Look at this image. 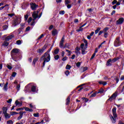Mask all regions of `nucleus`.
Listing matches in <instances>:
<instances>
[{"mask_svg": "<svg viewBox=\"0 0 124 124\" xmlns=\"http://www.w3.org/2000/svg\"><path fill=\"white\" fill-rule=\"evenodd\" d=\"M26 25L25 23H21L20 24V27L21 29H24L25 28V25Z\"/></svg>", "mask_w": 124, "mask_h": 124, "instance_id": "nucleus-38", "label": "nucleus"}, {"mask_svg": "<svg viewBox=\"0 0 124 124\" xmlns=\"http://www.w3.org/2000/svg\"><path fill=\"white\" fill-rule=\"evenodd\" d=\"M30 5L32 10H35L38 7V5L33 3H31Z\"/></svg>", "mask_w": 124, "mask_h": 124, "instance_id": "nucleus-10", "label": "nucleus"}, {"mask_svg": "<svg viewBox=\"0 0 124 124\" xmlns=\"http://www.w3.org/2000/svg\"><path fill=\"white\" fill-rule=\"evenodd\" d=\"M112 114H113V116L112 115H110L109 117L111 120L113 124H115V123H116V118L117 117V108H112Z\"/></svg>", "mask_w": 124, "mask_h": 124, "instance_id": "nucleus-2", "label": "nucleus"}, {"mask_svg": "<svg viewBox=\"0 0 124 124\" xmlns=\"http://www.w3.org/2000/svg\"><path fill=\"white\" fill-rule=\"evenodd\" d=\"M118 95V92H115L108 99V100H109V101H112V100H114V99H116V97H117V96Z\"/></svg>", "mask_w": 124, "mask_h": 124, "instance_id": "nucleus-7", "label": "nucleus"}, {"mask_svg": "<svg viewBox=\"0 0 124 124\" xmlns=\"http://www.w3.org/2000/svg\"><path fill=\"white\" fill-rule=\"evenodd\" d=\"M22 28H19L18 30V34H20V33H21V32H22Z\"/></svg>", "mask_w": 124, "mask_h": 124, "instance_id": "nucleus-53", "label": "nucleus"}, {"mask_svg": "<svg viewBox=\"0 0 124 124\" xmlns=\"http://www.w3.org/2000/svg\"><path fill=\"white\" fill-rule=\"evenodd\" d=\"M43 36H44V34H41L38 38V39H41V38H42V37H43Z\"/></svg>", "mask_w": 124, "mask_h": 124, "instance_id": "nucleus-59", "label": "nucleus"}, {"mask_svg": "<svg viewBox=\"0 0 124 124\" xmlns=\"http://www.w3.org/2000/svg\"><path fill=\"white\" fill-rule=\"evenodd\" d=\"M59 52H60V49H59V48H56V49L54 50V54L58 55Z\"/></svg>", "mask_w": 124, "mask_h": 124, "instance_id": "nucleus-27", "label": "nucleus"}, {"mask_svg": "<svg viewBox=\"0 0 124 124\" xmlns=\"http://www.w3.org/2000/svg\"><path fill=\"white\" fill-rule=\"evenodd\" d=\"M104 32V36L106 38L107 37V35H108V33L107 32Z\"/></svg>", "mask_w": 124, "mask_h": 124, "instance_id": "nucleus-54", "label": "nucleus"}, {"mask_svg": "<svg viewBox=\"0 0 124 124\" xmlns=\"http://www.w3.org/2000/svg\"><path fill=\"white\" fill-rule=\"evenodd\" d=\"M29 106L30 108H31L32 109H35V106L34 105H32L31 104H30Z\"/></svg>", "mask_w": 124, "mask_h": 124, "instance_id": "nucleus-33", "label": "nucleus"}, {"mask_svg": "<svg viewBox=\"0 0 124 124\" xmlns=\"http://www.w3.org/2000/svg\"><path fill=\"white\" fill-rule=\"evenodd\" d=\"M21 23V19L20 18H16L13 21V26L16 27L17 25H19Z\"/></svg>", "mask_w": 124, "mask_h": 124, "instance_id": "nucleus-5", "label": "nucleus"}, {"mask_svg": "<svg viewBox=\"0 0 124 124\" xmlns=\"http://www.w3.org/2000/svg\"><path fill=\"white\" fill-rule=\"evenodd\" d=\"M65 68H66V69L69 70L71 68V66L70 65L67 64Z\"/></svg>", "mask_w": 124, "mask_h": 124, "instance_id": "nucleus-35", "label": "nucleus"}, {"mask_svg": "<svg viewBox=\"0 0 124 124\" xmlns=\"http://www.w3.org/2000/svg\"><path fill=\"white\" fill-rule=\"evenodd\" d=\"M124 22V18L123 17H121L117 21H116V25H122Z\"/></svg>", "mask_w": 124, "mask_h": 124, "instance_id": "nucleus-11", "label": "nucleus"}, {"mask_svg": "<svg viewBox=\"0 0 124 124\" xmlns=\"http://www.w3.org/2000/svg\"><path fill=\"white\" fill-rule=\"evenodd\" d=\"M65 74L66 75V76H68L69 75V71L67 70L65 72Z\"/></svg>", "mask_w": 124, "mask_h": 124, "instance_id": "nucleus-51", "label": "nucleus"}, {"mask_svg": "<svg viewBox=\"0 0 124 124\" xmlns=\"http://www.w3.org/2000/svg\"><path fill=\"white\" fill-rule=\"evenodd\" d=\"M44 123V120H42L41 122H38L36 123L35 124H43Z\"/></svg>", "mask_w": 124, "mask_h": 124, "instance_id": "nucleus-61", "label": "nucleus"}, {"mask_svg": "<svg viewBox=\"0 0 124 124\" xmlns=\"http://www.w3.org/2000/svg\"><path fill=\"white\" fill-rule=\"evenodd\" d=\"M80 70L82 72H85L86 70H88V67H82L80 69Z\"/></svg>", "mask_w": 124, "mask_h": 124, "instance_id": "nucleus-20", "label": "nucleus"}, {"mask_svg": "<svg viewBox=\"0 0 124 124\" xmlns=\"http://www.w3.org/2000/svg\"><path fill=\"white\" fill-rule=\"evenodd\" d=\"M7 103H11L12 102V99H10L7 101Z\"/></svg>", "mask_w": 124, "mask_h": 124, "instance_id": "nucleus-62", "label": "nucleus"}, {"mask_svg": "<svg viewBox=\"0 0 124 124\" xmlns=\"http://www.w3.org/2000/svg\"><path fill=\"white\" fill-rule=\"evenodd\" d=\"M101 30V28H97V29L95 31V34H97L98 33V31Z\"/></svg>", "mask_w": 124, "mask_h": 124, "instance_id": "nucleus-30", "label": "nucleus"}, {"mask_svg": "<svg viewBox=\"0 0 124 124\" xmlns=\"http://www.w3.org/2000/svg\"><path fill=\"white\" fill-rule=\"evenodd\" d=\"M31 21H32V18H31V17H30L29 18L27 22H28V24H30V23H31Z\"/></svg>", "mask_w": 124, "mask_h": 124, "instance_id": "nucleus-41", "label": "nucleus"}, {"mask_svg": "<svg viewBox=\"0 0 124 124\" xmlns=\"http://www.w3.org/2000/svg\"><path fill=\"white\" fill-rule=\"evenodd\" d=\"M13 37H14L13 35H11L10 36H8L5 38L6 41H9V40H11V39H12Z\"/></svg>", "mask_w": 124, "mask_h": 124, "instance_id": "nucleus-13", "label": "nucleus"}, {"mask_svg": "<svg viewBox=\"0 0 124 124\" xmlns=\"http://www.w3.org/2000/svg\"><path fill=\"white\" fill-rule=\"evenodd\" d=\"M104 92V90L101 88L100 90H99V92H97V93H102Z\"/></svg>", "mask_w": 124, "mask_h": 124, "instance_id": "nucleus-37", "label": "nucleus"}, {"mask_svg": "<svg viewBox=\"0 0 124 124\" xmlns=\"http://www.w3.org/2000/svg\"><path fill=\"white\" fill-rule=\"evenodd\" d=\"M7 124H13V121L12 120H9L7 122Z\"/></svg>", "mask_w": 124, "mask_h": 124, "instance_id": "nucleus-48", "label": "nucleus"}, {"mask_svg": "<svg viewBox=\"0 0 124 124\" xmlns=\"http://www.w3.org/2000/svg\"><path fill=\"white\" fill-rule=\"evenodd\" d=\"M80 48L78 47V46H77L76 47V51H75V52H76V53L77 55H78V54H80Z\"/></svg>", "mask_w": 124, "mask_h": 124, "instance_id": "nucleus-17", "label": "nucleus"}, {"mask_svg": "<svg viewBox=\"0 0 124 124\" xmlns=\"http://www.w3.org/2000/svg\"><path fill=\"white\" fill-rule=\"evenodd\" d=\"M70 103V97L68 96L66 100V105H69V103Z\"/></svg>", "mask_w": 124, "mask_h": 124, "instance_id": "nucleus-19", "label": "nucleus"}, {"mask_svg": "<svg viewBox=\"0 0 124 124\" xmlns=\"http://www.w3.org/2000/svg\"><path fill=\"white\" fill-rule=\"evenodd\" d=\"M16 106H22V103H20L18 100H16L15 102Z\"/></svg>", "mask_w": 124, "mask_h": 124, "instance_id": "nucleus-24", "label": "nucleus"}, {"mask_svg": "<svg viewBox=\"0 0 124 124\" xmlns=\"http://www.w3.org/2000/svg\"><path fill=\"white\" fill-rule=\"evenodd\" d=\"M76 65L78 67H79L80 65H81V63L80 62H78L77 63Z\"/></svg>", "mask_w": 124, "mask_h": 124, "instance_id": "nucleus-60", "label": "nucleus"}, {"mask_svg": "<svg viewBox=\"0 0 124 124\" xmlns=\"http://www.w3.org/2000/svg\"><path fill=\"white\" fill-rule=\"evenodd\" d=\"M71 1H70V0H65V5L69 4L70 3H71Z\"/></svg>", "mask_w": 124, "mask_h": 124, "instance_id": "nucleus-31", "label": "nucleus"}, {"mask_svg": "<svg viewBox=\"0 0 124 124\" xmlns=\"http://www.w3.org/2000/svg\"><path fill=\"white\" fill-rule=\"evenodd\" d=\"M97 92H96V93H93V94H92L91 96V97H94V96H96V94H97Z\"/></svg>", "mask_w": 124, "mask_h": 124, "instance_id": "nucleus-42", "label": "nucleus"}, {"mask_svg": "<svg viewBox=\"0 0 124 124\" xmlns=\"http://www.w3.org/2000/svg\"><path fill=\"white\" fill-rule=\"evenodd\" d=\"M8 82H7L6 83V84L4 85V87L3 88V89L4 90V91H5L6 92V91H7L8 89Z\"/></svg>", "mask_w": 124, "mask_h": 124, "instance_id": "nucleus-15", "label": "nucleus"}, {"mask_svg": "<svg viewBox=\"0 0 124 124\" xmlns=\"http://www.w3.org/2000/svg\"><path fill=\"white\" fill-rule=\"evenodd\" d=\"M16 75H17V73H16V72H13L12 76V77H15V76H16Z\"/></svg>", "mask_w": 124, "mask_h": 124, "instance_id": "nucleus-57", "label": "nucleus"}, {"mask_svg": "<svg viewBox=\"0 0 124 124\" xmlns=\"http://www.w3.org/2000/svg\"><path fill=\"white\" fill-rule=\"evenodd\" d=\"M16 44H17V45H21V44H22V41L21 40L16 41Z\"/></svg>", "mask_w": 124, "mask_h": 124, "instance_id": "nucleus-39", "label": "nucleus"}, {"mask_svg": "<svg viewBox=\"0 0 124 124\" xmlns=\"http://www.w3.org/2000/svg\"><path fill=\"white\" fill-rule=\"evenodd\" d=\"M15 14H8V16H9L10 17H13Z\"/></svg>", "mask_w": 124, "mask_h": 124, "instance_id": "nucleus-58", "label": "nucleus"}, {"mask_svg": "<svg viewBox=\"0 0 124 124\" xmlns=\"http://www.w3.org/2000/svg\"><path fill=\"white\" fill-rule=\"evenodd\" d=\"M43 52H44V50L42 48L39 49L37 50V52L39 53V54H43Z\"/></svg>", "mask_w": 124, "mask_h": 124, "instance_id": "nucleus-29", "label": "nucleus"}, {"mask_svg": "<svg viewBox=\"0 0 124 124\" xmlns=\"http://www.w3.org/2000/svg\"><path fill=\"white\" fill-rule=\"evenodd\" d=\"M19 53V49L18 48H14L11 52V55L12 59H14L15 55Z\"/></svg>", "mask_w": 124, "mask_h": 124, "instance_id": "nucleus-4", "label": "nucleus"}, {"mask_svg": "<svg viewBox=\"0 0 124 124\" xmlns=\"http://www.w3.org/2000/svg\"><path fill=\"white\" fill-rule=\"evenodd\" d=\"M21 87V85L20 84L16 85V90L17 91H20V88Z\"/></svg>", "mask_w": 124, "mask_h": 124, "instance_id": "nucleus-40", "label": "nucleus"}, {"mask_svg": "<svg viewBox=\"0 0 124 124\" xmlns=\"http://www.w3.org/2000/svg\"><path fill=\"white\" fill-rule=\"evenodd\" d=\"M62 60L63 62H65V61H66V60H67V57L66 56H65Z\"/></svg>", "mask_w": 124, "mask_h": 124, "instance_id": "nucleus-52", "label": "nucleus"}, {"mask_svg": "<svg viewBox=\"0 0 124 124\" xmlns=\"http://www.w3.org/2000/svg\"><path fill=\"white\" fill-rule=\"evenodd\" d=\"M7 68H8V69H10V70L12 69V67L9 65H8L7 66Z\"/></svg>", "mask_w": 124, "mask_h": 124, "instance_id": "nucleus-64", "label": "nucleus"}, {"mask_svg": "<svg viewBox=\"0 0 124 124\" xmlns=\"http://www.w3.org/2000/svg\"><path fill=\"white\" fill-rule=\"evenodd\" d=\"M7 112V107H3V114H5Z\"/></svg>", "mask_w": 124, "mask_h": 124, "instance_id": "nucleus-28", "label": "nucleus"}, {"mask_svg": "<svg viewBox=\"0 0 124 124\" xmlns=\"http://www.w3.org/2000/svg\"><path fill=\"white\" fill-rule=\"evenodd\" d=\"M117 0H114L112 1V3L113 5H114V4H115V3H117Z\"/></svg>", "mask_w": 124, "mask_h": 124, "instance_id": "nucleus-63", "label": "nucleus"}, {"mask_svg": "<svg viewBox=\"0 0 124 124\" xmlns=\"http://www.w3.org/2000/svg\"><path fill=\"white\" fill-rule=\"evenodd\" d=\"M33 116H34V117H39V114L38 113H34Z\"/></svg>", "mask_w": 124, "mask_h": 124, "instance_id": "nucleus-49", "label": "nucleus"}, {"mask_svg": "<svg viewBox=\"0 0 124 124\" xmlns=\"http://www.w3.org/2000/svg\"><path fill=\"white\" fill-rule=\"evenodd\" d=\"M29 18V15H26L24 16V20L25 22L28 21V18Z\"/></svg>", "mask_w": 124, "mask_h": 124, "instance_id": "nucleus-32", "label": "nucleus"}, {"mask_svg": "<svg viewBox=\"0 0 124 124\" xmlns=\"http://www.w3.org/2000/svg\"><path fill=\"white\" fill-rule=\"evenodd\" d=\"M31 91L33 93H35L36 92V86H32L31 88Z\"/></svg>", "mask_w": 124, "mask_h": 124, "instance_id": "nucleus-16", "label": "nucleus"}, {"mask_svg": "<svg viewBox=\"0 0 124 124\" xmlns=\"http://www.w3.org/2000/svg\"><path fill=\"white\" fill-rule=\"evenodd\" d=\"M39 59V58H38V57H36V58H34L32 62V65H33L34 66L35 65V63H36V62H37V61H38Z\"/></svg>", "mask_w": 124, "mask_h": 124, "instance_id": "nucleus-12", "label": "nucleus"}, {"mask_svg": "<svg viewBox=\"0 0 124 124\" xmlns=\"http://www.w3.org/2000/svg\"><path fill=\"white\" fill-rule=\"evenodd\" d=\"M8 29V26L7 25H5L3 26V30L5 31V30H7Z\"/></svg>", "mask_w": 124, "mask_h": 124, "instance_id": "nucleus-46", "label": "nucleus"}, {"mask_svg": "<svg viewBox=\"0 0 124 124\" xmlns=\"http://www.w3.org/2000/svg\"><path fill=\"white\" fill-rule=\"evenodd\" d=\"M87 46H85V44H81L80 45V49L81 50V54L82 55H85V54H87V51L86 50L87 49Z\"/></svg>", "mask_w": 124, "mask_h": 124, "instance_id": "nucleus-3", "label": "nucleus"}, {"mask_svg": "<svg viewBox=\"0 0 124 124\" xmlns=\"http://www.w3.org/2000/svg\"><path fill=\"white\" fill-rule=\"evenodd\" d=\"M54 59H55V60H59V59H60V56H59V55H56L55 56H54Z\"/></svg>", "mask_w": 124, "mask_h": 124, "instance_id": "nucleus-47", "label": "nucleus"}, {"mask_svg": "<svg viewBox=\"0 0 124 124\" xmlns=\"http://www.w3.org/2000/svg\"><path fill=\"white\" fill-rule=\"evenodd\" d=\"M34 24H35V19H33L31 24V26H34Z\"/></svg>", "mask_w": 124, "mask_h": 124, "instance_id": "nucleus-34", "label": "nucleus"}, {"mask_svg": "<svg viewBox=\"0 0 124 124\" xmlns=\"http://www.w3.org/2000/svg\"><path fill=\"white\" fill-rule=\"evenodd\" d=\"M52 34L53 36H55L56 34H58V31L56 29H54L52 31Z\"/></svg>", "mask_w": 124, "mask_h": 124, "instance_id": "nucleus-14", "label": "nucleus"}, {"mask_svg": "<svg viewBox=\"0 0 124 124\" xmlns=\"http://www.w3.org/2000/svg\"><path fill=\"white\" fill-rule=\"evenodd\" d=\"M51 60V56L50 54H47V53H45L41 57V61H44L43 63V66H45V63L46 62H49Z\"/></svg>", "mask_w": 124, "mask_h": 124, "instance_id": "nucleus-1", "label": "nucleus"}, {"mask_svg": "<svg viewBox=\"0 0 124 124\" xmlns=\"http://www.w3.org/2000/svg\"><path fill=\"white\" fill-rule=\"evenodd\" d=\"M121 44L122 43H121V41H120V37H118L117 38H116V40L114 41V46L115 47H118L119 46H120Z\"/></svg>", "mask_w": 124, "mask_h": 124, "instance_id": "nucleus-6", "label": "nucleus"}, {"mask_svg": "<svg viewBox=\"0 0 124 124\" xmlns=\"http://www.w3.org/2000/svg\"><path fill=\"white\" fill-rule=\"evenodd\" d=\"M112 62V59H109L107 61L106 65L107 66H110L111 65V64L110 63Z\"/></svg>", "mask_w": 124, "mask_h": 124, "instance_id": "nucleus-18", "label": "nucleus"}, {"mask_svg": "<svg viewBox=\"0 0 124 124\" xmlns=\"http://www.w3.org/2000/svg\"><path fill=\"white\" fill-rule=\"evenodd\" d=\"M8 45H9V44L8 43V42H5L3 44V46H8Z\"/></svg>", "mask_w": 124, "mask_h": 124, "instance_id": "nucleus-45", "label": "nucleus"}, {"mask_svg": "<svg viewBox=\"0 0 124 124\" xmlns=\"http://www.w3.org/2000/svg\"><path fill=\"white\" fill-rule=\"evenodd\" d=\"M86 25H87V23H84L83 25H82L79 29H78V31H83V29H82V28H83V27H85V26H86Z\"/></svg>", "mask_w": 124, "mask_h": 124, "instance_id": "nucleus-23", "label": "nucleus"}, {"mask_svg": "<svg viewBox=\"0 0 124 124\" xmlns=\"http://www.w3.org/2000/svg\"><path fill=\"white\" fill-rule=\"evenodd\" d=\"M118 60H119V59L118 58H114L113 59H111V62H117V61H118Z\"/></svg>", "mask_w": 124, "mask_h": 124, "instance_id": "nucleus-43", "label": "nucleus"}, {"mask_svg": "<svg viewBox=\"0 0 124 124\" xmlns=\"http://www.w3.org/2000/svg\"><path fill=\"white\" fill-rule=\"evenodd\" d=\"M66 52H68V54H69V56H70L71 55V52L70 50H69L68 49H66Z\"/></svg>", "mask_w": 124, "mask_h": 124, "instance_id": "nucleus-55", "label": "nucleus"}, {"mask_svg": "<svg viewBox=\"0 0 124 124\" xmlns=\"http://www.w3.org/2000/svg\"><path fill=\"white\" fill-rule=\"evenodd\" d=\"M32 17L35 20L37 19V18H38V11H34L32 13Z\"/></svg>", "mask_w": 124, "mask_h": 124, "instance_id": "nucleus-8", "label": "nucleus"}, {"mask_svg": "<svg viewBox=\"0 0 124 124\" xmlns=\"http://www.w3.org/2000/svg\"><path fill=\"white\" fill-rule=\"evenodd\" d=\"M4 115L5 119H9V118H10L11 117L10 114L7 113V112L6 113H4Z\"/></svg>", "mask_w": 124, "mask_h": 124, "instance_id": "nucleus-25", "label": "nucleus"}, {"mask_svg": "<svg viewBox=\"0 0 124 124\" xmlns=\"http://www.w3.org/2000/svg\"><path fill=\"white\" fill-rule=\"evenodd\" d=\"M108 30H109V28L106 27L103 29V31H104V32H107V31H108Z\"/></svg>", "mask_w": 124, "mask_h": 124, "instance_id": "nucleus-36", "label": "nucleus"}, {"mask_svg": "<svg viewBox=\"0 0 124 124\" xmlns=\"http://www.w3.org/2000/svg\"><path fill=\"white\" fill-rule=\"evenodd\" d=\"M99 83L101 85H103V86H106V85H107V82L103 81H99Z\"/></svg>", "mask_w": 124, "mask_h": 124, "instance_id": "nucleus-26", "label": "nucleus"}, {"mask_svg": "<svg viewBox=\"0 0 124 124\" xmlns=\"http://www.w3.org/2000/svg\"><path fill=\"white\" fill-rule=\"evenodd\" d=\"M53 28H54V26H53L52 25H50L48 28L49 31H51Z\"/></svg>", "mask_w": 124, "mask_h": 124, "instance_id": "nucleus-56", "label": "nucleus"}, {"mask_svg": "<svg viewBox=\"0 0 124 124\" xmlns=\"http://www.w3.org/2000/svg\"><path fill=\"white\" fill-rule=\"evenodd\" d=\"M24 109H25V111H29V112H33V110L32 109H31L29 108H24Z\"/></svg>", "mask_w": 124, "mask_h": 124, "instance_id": "nucleus-21", "label": "nucleus"}, {"mask_svg": "<svg viewBox=\"0 0 124 124\" xmlns=\"http://www.w3.org/2000/svg\"><path fill=\"white\" fill-rule=\"evenodd\" d=\"M20 116L17 118L18 121H20L22 118H23V115H24V113L19 112Z\"/></svg>", "mask_w": 124, "mask_h": 124, "instance_id": "nucleus-22", "label": "nucleus"}, {"mask_svg": "<svg viewBox=\"0 0 124 124\" xmlns=\"http://www.w3.org/2000/svg\"><path fill=\"white\" fill-rule=\"evenodd\" d=\"M65 13V12L64 11H60L59 12V14L61 15H63Z\"/></svg>", "mask_w": 124, "mask_h": 124, "instance_id": "nucleus-44", "label": "nucleus"}, {"mask_svg": "<svg viewBox=\"0 0 124 124\" xmlns=\"http://www.w3.org/2000/svg\"><path fill=\"white\" fill-rule=\"evenodd\" d=\"M84 42L85 43V47H88V41L86 40H84Z\"/></svg>", "mask_w": 124, "mask_h": 124, "instance_id": "nucleus-50", "label": "nucleus"}, {"mask_svg": "<svg viewBox=\"0 0 124 124\" xmlns=\"http://www.w3.org/2000/svg\"><path fill=\"white\" fill-rule=\"evenodd\" d=\"M64 36H63L59 44V47H60V48H63V43H64Z\"/></svg>", "mask_w": 124, "mask_h": 124, "instance_id": "nucleus-9", "label": "nucleus"}]
</instances>
